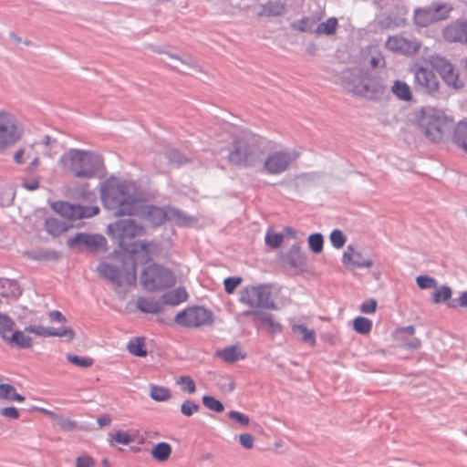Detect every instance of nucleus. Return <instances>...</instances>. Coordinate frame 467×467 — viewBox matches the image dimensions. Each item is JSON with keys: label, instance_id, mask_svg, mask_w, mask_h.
Returning a JSON list of instances; mask_svg holds the SVG:
<instances>
[{"label": "nucleus", "instance_id": "22", "mask_svg": "<svg viewBox=\"0 0 467 467\" xmlns=\"http://www.w3.org/2000/svg\"><path fill=\"white\" fill-rule=\"evenodd\" d=\"M342 262L345 265L359 268H369L373 265L370 258H364L360 253L356 252L351 246H348L344 252Z\"/></svg>", "mask_w": 467, "mask_h": 467}, {"label": "nucleus", "instance_id": "11", "mask_svg": "<svg viewBox=\"0 0 467 467\" xmlns=\"http://www.w3.org/2000/svg\"><path fill=\"white\" fill-rule=\"evenodd\" d=\"M52 207L62 217L70 221L92 217L99 211L98 206L74 205L66 202H57Z\"/></svg>", "mask_w": 467, "mask_h": 467}, {"label": "nucleus", "instance_id": "2", "mask_svg": "<svg viewBox=\"0 0 467 467\" xmlns=\"http://www.w3.org/2000/svg\"><path fill=\"white\" fill-rule=\"evenodd\" d=\"M108 233L121 248L130 253L137 261L147 262L161 251L156 244L131 242L135 237L144 234L143 226L131 219H120L109 224Z\"/></svg>", "mask_w": 467, "mask_h": 467}, {"label": "nucleus", "instance_id": "5", "mask_svg": "<svg viewBox=\"0 0 467 467\" xmlns=\"http://www.w3.org/2000/svg\"><path fill=\"white\" fill-rule=\"evenodd\" d=\"M260 146L257 136L241 132L235 136L229 150L228 161L234 165L253 166L256 161V152Z\"/></svg>", "mask_w": 467, "mask_h": 467}, {"label": "nucleus", "instance_id": "1", "mask_svg": "<svg viewBox=\"0 0 467 467\" xmlns=\"http://www.w3.org/2000/svg\"><path fill=\"white\" fill-rule=\"evenodd\" d=\"M134 183L109 180L101 189V199L108 209L117 215H139L152 226H159L166 220H181V213L169 208L161 209L146 205L135 195Z\"/></svg>", "mask_w": 467, "mask_h": 467}, {"label": "nucleus", "instance_id": "21", "mask_svg": "<svg viewBox=\"0 0 467 467\" xmlns=\"http://www.w3.org/2000/svg\"><path fill=\"white\" fill-rule=\"evenodd\" d=\"M25 331L42 337H65L71 340L75 337V332L70 327H61L55 329L45 327L43 326H29L25 328Z\"/></svg>", "mask_w": 467, "mask_h": 467}, {"label": "nucleus", "instance_id": "31", "mask_svg": "<svg viewBox=\"0 0 467 467\" xmlns=\"http://www.w3.org/2000/svg\"><path fill=\"white\" fill-rule=\"evenodd\" d=\"M321 16L317 17H311V16H304L300 20L294 22L291 26L293 29L297 30L299 32L303 33H311L314 32L315 26H317V22L321 19Z\"/></svg>", "mask_w": 467, "mask_h": 467}, {"label": "nucleus", "instance_id": "23", "mask_svg": "<svg viewBox=\"0 0 467 467\" xmlns=\"http://www.w3.org/2000/svg\"><path fill=\"white\" fill-rule=\"evenodd\" d=\"M243 315L246 317L254 316V321H259L260 323L265 325L271 334H278L282 331L281 324L275 321L273 316L269 313L260 312L257 310H247L244 311Z\"/></svg>", "mask_w": 467, "mask_h": 467}, {"label": "nucleus", "instance_id": "59", "mask_svg": "<svg viewBox=\"0 0 467 467\" xmlns=\"http://www.w3.org/2000/svg\"><path fill=\"white\" fill-rule=\"evenodd\" d=\"M415 333V328L413 326H408L405 327H401L396 330V335L400 338L403 334H408L413 336Z\"/></svg>", "mask_w": 467, "mask_h": 467}, {"label": "nucleus", "instance_id": "46", "mask_svg": "<svg viewBox=\"0 0 467 467\" xmlns=\"http://www.w3.org/2000/svg\"><path fill=\"white\" fill-rule=\"evenodd\" d=\"M202 404L207 409L215 412H222L224 410L223 403L212 396H203Z\"/></svg>", "mask_w": 467, "mask_h": 467}, {"label": "nucleus", "instance_id": "9", "mask_svg": "<svg viewBox=\"0 0 467 467\" xmlns=\"http://www.w3.org/2000/svg\"><path fill=\"white\" fill-rule=\"evenodd\" d=\"M453 9L450 3L436 2L431 6L417 9L414 14V21L420 26H427L450 18Z\"/></svg>", "mask_w": 467, "mask_h": 467}, {"label": "nucleus", "instance_id": "26", "mask_svg": "<svg viewBox=\"0 0 467 467\" xmlns=\"http://www.w3.org/2000/svg\"><path fill=\"white\" fill-rule=\"evenodd\" d=\"M171 445L165 441L155 444L150 450V456L159 462H166L171 455Z\"/></svg>", "mask_w": 467, "mask_h": 467}, {"label": "nucleus", "instance_id": "13", "mask_svg": "<svg viewBox=\"0 0 467 467\" xmlns=\"http://www.w3.org/2000/svg\"><path fill=\"white\" fill-rule=\"evenodd\" d=\"M13 160L17 164L28 163L26 171L33 172L40 166V145L32 143L22 146L14 153Z\"/></svg>", "mask_w": 467, "mask_h": 467}, {"label": "nucleus", "instance_id": "10", "mask_svg": "<svg viewBox=\"0 0 467 467\" xmlns=\"http://www.w3.org/2000/svg\"><path fill=\"white\" fill-rule=\"evenodd\" d=\"M22 137V130L16 117L0 111V152L16 144Z\"/></svg>", "mask_w": 467, "mask_h": 467}, {"label": "nucleus", "instance_id": "57", "mask_svg": "<svg viewBox=\"0 0 467 467\" xmlns=\"http://www.w3.org/2000/svg\"><path fill=\"white\" fill-rule=\"evenodd\" d=\"M23 186L28 191H35L39 187V180L38 178H34L32 180H23Z\"/></svg>", "mask_w": 467, "mask_h": 467}, {"label": "nucleus", "instance_id": "50", "mask_svg": "<svg viewBox=\"0 0 467 467\" xmlns=\"http://www.w3.org/2000/svg\"><path fill=\"white\" fill-rule=\"evenodd\" d=\"M200 410V406L191 400L183 401L181 405V411L186 417H191L194 413H197Z\"/></svg>", "mask_w": 467, "mask_h": 467}, {"label": "nucleus", "instance_id": "42", "mask_svg": "<svg viewBox=\"0 0 467 467\" xmlns=\"http://www.w3.org/2000/svg\"><path fill=\"white\" fill-rule=\"evenodd\" d=\"M372 321L364 317H358L353 320L354 330L362 335H368L372 329Z\"/></svg>", "mask_w": 467, "mask_h": 467}, {"label": "nucleus", "instance_id": "16", "mask_svg": "<svg viewBox=\"0 0 467 467\" xmlns=\"http://www.w3.org/2000/svg\"><path fill=\"white\" fill-rule=\"evenodd\" d=\"M386 47L395 53L405 56H413L421 47V43L415 38H406L401 36H389L386 42Z\"/></svg>", "mask_w": 467, "mask_h": 467}, {"label": "nucleus", "instance_id": "7", "mask_svg": "<svg viewBox=\"0 0 467 467\" xmlns=\"http://www.w3.org/2000/svg\"><path fill=\"white\" fill-rule=\"evenodd\" d=\"M140 283L147 291L154 292L172 286L175 276L171 270L151 265L141 273Z\"/></svg>", "mask_w": 467, "mask_h": 467}, {"label": "nucleus", "instance_id": "36", "mask_svg": "<svg viewBox=\"0 0 467 467\" xmlns=\"http://www.w3.org/2000/svg\"><path fill=\"white\" fill-rule=\"evenodd\" d=\"M0 399L18 402L25 400V397L18 394L12 385L5 383L0 384Z\"/></svg>", "mask_w": 467, "mask_h": 467}, {"label": "nucleus", "instance_id": "33", "mask_svg": "<svg viewBox=\"0 0 467 467\" xmlns=\"http://www.w3.org/2000/svg\"><path fill=\"white\" fill-rule=\"evenodd\" d=\"M136 306L144 313L155 314L161 310V303L153 298L140 297L137 300Z\"/></svg>", "mask_w": 467, "mask_h": 467}, {"label": "nucleus", "instance_id": "15", "mask_svg": "<svg viewBox=\"0 0 467 467\" xmlns=\"http://www.w3.org/2000/svg\"><path fill=\"white\" fill-rule=\"evenodd\" d=\"M414 86L427 93H433L439 89V80L431 69L424 67H415L412 69Z\"/></svg>", "mask_w": 467, "mask_h": 467}, {"label": "nucleus", "instance_id": "62", "mask_svg": "<svg viewBox=\"0 0 467 467\" xmlns=\"http://www.w3.org/2000/svg\"><path fill=\"white\" fill-rule=\"evenodd\" d=\"M459 305L461 306L467 307V291H464L461 294L459 297Z\"/></svg>", "mask_w": 467, "mask_h": 467}, {"label": "nucleus", "instance_id": "25", "mask_svg": "<svg viewBox=\"0 0 467 467\" xmlns=\"http://www.w3.org/2000/svg\"><path fill=\"white\" fill-rule=\"evenodd\" d=\"M291 330L293 335L301 342L306 343L310 347L316 346L317 335L314 329L307 328L303 324L293 323L291 324Z\"/></svg>", "mask_w": 467, "mask_h": 467}, {"label": "nucleus", "instance_id": "6", "mask_svg": "<svg viewBox=\"0 0 467 467\" xmlns=\"http://www.w3.org/2000/svg\"><path fill=\"white\" fill-rule=\"evenodd\" d=\"M136 259L129 257L121 265L102 263L98 266L99 274L118 285H132L136 283Z\"/></svg>", "mask_w": 467, "mask_h": 467}, {"label": "nucleus", "instance_id": "56", "mask_svg": "<svg viewBox=\"0 0 467 467\" xmlns=\"http://www.w3.org/2000/svg\"><path fill=\"white\" fill-rule=\"evenodd\" d=\"M0 413L2 416L8 418V419L16 420L19 418V411L15 407L4 408L1 410Z\"/></svg>", "mask_w": 467, "mask_h": 467}, {"label": "nucleus", "instance_id": "54", "mask_svg": "<svg viewBox=\"0 0 467 467\" xmlns=\"http://www.w3.org/2000/svg\"><path fill=\"white\" fill-rule=\"evenodd\" d=\"M377 301L375 299H368L364 301L360 306V311L364 314H373L377 310Z\"/></svg>", "mask_w": 467, "mask_h": 467}, {"label": "nucleus", "instance_id": "30", "mask_svg": "<svg viewBox=\"0 0 467 467\" xmlns=\"http://www.w3.org/2000/svg\"><path fill=\"white\" fill-rule=\"evenodd\" d=\"M338 27V21L336 17H329L324 22L319 23L315 30L314 33L316 36H334L337 30Z\"/></svg>", "mask_w": 467, "mask_h": 467}, {"label": "nucleus", "instance_id": "3", "mask_svg": "<svg viewBox=\"0 0 467 467\" xmlns=\"http://www.w3.org/2000/svg\"><path fill=\"white\" fill-rule=\"evenodd\" d=\"M414 122L425 138L435 143L442 142L456 126L451 117L435 108L421 109Z\"/></svg>", "mask_w": 467, "mask_h": 467}, {"label": "nucleus", "instance_id": "48", "mask_svg": "<svg viewBox=\"0 0 467 467\" xmlns=\"http://www.w3.org/2000/svg\"><path fill=\"white\" fill-rule=\"evenodd\" d=\"M284 241L282 234H276L272 231H267L265 234V243L272 248H278Z\"/></svg>", "mask_w": 467, "mask_h": 467}, {"label": "nucleus", "instance_id": "37", "mask_svg": "<svg viewBox=\"0 0 467 467\" xmlns=\"http://www.w3.org/2000/svg\"><path fill=\"white\" fill-rule=\"evenodd\" d=\"M127 348L130 354L136 357H146L147 350L145 348V338L144 337H134L131 338Z\"/></svg>", "mask_w": 467, "mask_h": 467}, {"label": "nucleus", "instance_id": "44", "mask_svg": "<svg viewBox=\"0 0 467 467\" xmlns=\"http://www.w3.org/2000/svg\"><path fill=\"white\" fill-rule=\"evenodd\" d=\"M68 362L79 368H89L93 365V359L88 357H79L74 354H67Z\"/></svg>", "mask_w": 467, "mask_h": 467}, {"label": "nucleus", "instance_id": "35", "mask_svg": "<svg viewBox=\"0 0 467 467\" xmlns=\"http://www.w3.org/2000/svg\"><path fill=\"white\" fill-rule=\"evenodd\" d=\"M45 227L48 234L57 236L67 231L69 225L56 218H48L46 220Z\"/></svg>", "mask_w": 467, "mask_h": 467}, {"label": "nucleus", "instance_id": "8", "mask_svg": "<svg viewBox=\"0 0 467 467\" xmlns=\"http://www.w3.org/2000/svg\"><path fill=\"white\" fill-rule=\"evenodd\" d=\"M239 301L249 306L251 310L258 308L274 309L275 303L271 300V288L268 285H249L240 292Z\"/></svg>", "mask_w": 467, "mask_h": 467}, {"label": "nucleus", "instance_id": "41", "mask_svg": "<svg viewBox=\"0 0 467 467\" xmlns=\"http://www.w3.org/2000/svg\"><path fill=\"white\" fill-rule=\"evenodd\" d=\"M14 321L5 316L0 317V336L5 341L8 342L13 331Z\"/></svg>", "mask_w": 467, "mask_h": 467}, {"label": "nucleus", "instance_id": "38", "mask_svg": "<svg viewBox=\"0 0 467 467\" xmlns=\"http://www.w3.org/2000/svg\"><path fill=\"white\" fill-rule=\"evenodd\" d=\"M136 441L135 434H130L127 431H117L109 435V444L114 445L115 443L121 445H129Z\"/></svg>", "mask_w": 467, "mask_h": 467}, {"label": "nucleus", "instance_id": "63", "mask_svg": "<svg viewBox=\"0 0 467 467\" xmlns=\"http://www.w3.org/2000/svg\"><path fill=\"white\" fill-rule=\"evenodd\" d=\"M51 138L48 135H46L41 142H37L41 147H47L50 144Z\"/></svg>", "mask_w": 467, "mask_h": 467}, {"label": "nucleus", "instance_id": "58", "mask_svg": "<svg viewBox=\"0 0 467 467\" xmlns=\"http://www.w3.org/2000/svg\"><path fill=\"white\" fill-rule=\"evenodd\" d=\"M49 318L52 321H56V322H58V323H65L67 321V319L64 317V315L60 311H57V310L51 311L49 313Z\"/></svg>", "mask_w": 467, "mask_h": 467}, {"label": "nucleus", "instance_id": "17", "mask_svg": "<svg viewBox=\"0 0 467 467\" xmlns=\"http://www.w3.org/2000/svg\"><path fill=\"white\" fill-rule=\"evenodd\" d=\"M293 158L289 152L286 151H275L270 153L264 162V171L271 175L280 174L285 171Z\"/></svg>", "mask_w": 467, "mask_h": 467}, {"label": "nucleus", "instance_id": "39", "mask_svg": "<svg viewBox=\"0 0 467 467\" xmlns=\"http://www.w3.org/2000/svg\"><path fill=\"white\" fill-rule=\"evenodd\" d=\"M452 295L451 288L448 285H441L434 288L432 292V302L434 304H441L448 301Z\"/></svg>", "mask_w": 467, "mask_h": 467}, {"label": "nucleus", "instance_id": "28", "mask_svg": "<svg viewBox=\"0 0 467 467\" xmlns=\"http://www.w3.org/2000/svg\"><path fill=\"white\" fill-rule=\"evenodd\" d=\"M149 396L157 402H165L171 399V390L165 386L151 384L149 387Z\"/></svg>", "mask_w": 467, "mask_h": 467}, {"label": "nucleus", "instance_id": "47", "mask_svg": "<svg viewBox=\"0 0 467 467\" xmlns=\"http://www.w3.org/2000/svg\"><path fill=\"white\" fill-rule=\"evenodd\" d=\"M416 284L422 290L432 289L436 288L437 281L431 276L423 275L416 277Z\"/></svg>", "mask_w": 467, "mask_h": 467}, {"label": "nucleus", "instance_id": "51", "mask_svg": "<svg viewBox=\"0 0 467 467\" xmlns=\"http://www.w3.org/2000/svg\"><path fill=\"white\" fill-rule=\"evenodd\" d=\"M346 240V236L340 230L336 229L332 231L330 234V242L335 248L339 249L343 247Z\"/></svg>", "mask_w": 467, "mask_h": 467}, {"label": "nucleus", "instance_id": "12", "mask_svg": "<svg viewBox=\"0 0 467 467\" xmlns=\"http://www.w3.org/2000/svg\"><path fill=\"white\" fill-rule=\"evenodd\" d=\"M211 318L209 311L203 307L194 306L179 312L175 317V322L182 327H195L209 323Z\"/></svg>", "mask_w": 467, "mask_h": 467}, {"label": "nucleus", "instance_id": "40", "mask_svg": "<svg viewBox=\"0 0 467 467\" xmlns=\"http://www.w3.org/2000/svg\"><path fill=\"white\" fill-rule=\"evenodd\" d=\"M188 294L184 289L178 288L163 296L164 301L171 305H178L187 300Z\"/></svg>", "mask_w": 467, "mask_h": 467}, {"label": "nucleus", "instance_id": "32", "mask_svg": "<svg viewBox=\"0 0 467 467\" xmlns=\"http://www.w3.org/2000/svg\"><path fill=\"white\" fill-rule=\"evenodd\" d=\"M26 332L25 330L15 331L7 343L19 348H30L33 345V339Z\"/></svg>", "mask_w": 467, "mask_h": 467}, {"label": "nucleus", "instance_id": "20", "mask_svg": "<svg viewBox=\"0 0 467 467\" xmlns=\"http://www.w3.org/2000/svg\"><path fill=\"white\" fill-rule=\"evenodd\" d=\"M69 247H75L78 244H83L89 250H105L107 241L99 234H78L67 241Z\"/></svg>", "mask_w": 467, "mask_h": 467}, {"label": "nucleus", "instance_id": "18", "mask_svg": "<svg viewBox=\"0 0 467 467\" xmlns=\"http://www.w3.org/2000/svg\"><path fill=\"white\" fill-rule=\"evenodd\" d=\"M444 40L450 43L467 44V20L457 19L442 29Z\"/></svg>", "mask_w": 467, "mask_h": 467}, {"label": "nucleus", "instance_id": "45", "mask_svg": "<svg viewBox=\"0 0 467 467\" xmlns=\"http://www.w3.org/2000/svg\"><path fill=\"white\" fill-rule=\"evenodd\" d=\"M307 242L312 252L318 254L323 250L324 238L321 234L309 235Z\"/></svg>", "mask_w": 467, "mask_h": 467}, {"label": "nucleus", "instance_id": "29", "mask_svg": "<svg viewBox=\"0 0 467 467\" xmlns=\"http://www.w3.org/2000/svg\"><path fill=\"white\" fill-rule=\"evenodd\" d=\"M391 91L400 100L406 102L412 100L411 88L405 81L395 80L391 86Z\"/></svg>", "mask_w": 467, "mask_h": 467}, {"label": "nucleus", "instance_id": "61", "mask_svg": "<svg viewBox=\"0 0 467 467\" xmlns=\"http://www.w3.org/2000/svg\"><path fill=\"white\" fill-rule=\"evenodd\" d=\"M290 254L291 255H295L297 258L304 257L302 253H301V249H300V247L298 245H294V246L291 247Z\"/></svg>", "mask_w": 467, "mask_h": 467}, {"label": "nucleus", "instance_id": "43", "mask_svg": "<svg viewBox=\"0 0 467 467\" xmlns=\"http://www.w3.org/2000/svg\"><path fill=\"white\" fill-rule=\"evenodd\" d=\"M176 384L181 387L182 391L188 394H193L196 391V384L191 376L184 375L178 377Z\"/></svg>", "mask_w": 467, "mask_h": 467}, {"label": "nucleus", "instance_id": "24", "mask_svg": "<svg viewBox=\"0 0 467 467\" xmlns=\"http://www.w3.org/2000/svg\"><path fill=\"white\" fill-rule=\"evenodd\" d=\"M215 357L226 363H234L244 359L246 353L240 345H233L217 350Z\"/></svg>", "mask_w": 467, "mask_h": 467}, {"label": "nucleus", "instance_id": "27", "mask_svg": "<svg viewBox=\"0 0 467 467\" xmlns=\"http://www.w3.org/2000/svg\"><path fill=\"white\" fill-rule=\"evenodd\" d=\"M453 142L467 153V121L459 122L452 133Z\"/></svg>", "mask_w": 467, "mask_h": 467}, {"label": "nucleus", "instance_id": "4", "mask_svg": "<svg viewBox=\"0 0 467 467\" xmlns=\"http://www.w3.org/2000/svg\"><path fill=\"white\" fill-rule=\"evenodd\" d=\"M59 164L74 177L89 179L95 176L100 160L92 152L71 149L60 158Z\"/></svg>", "mask_w": 467, "mask_h": 467}, {"label": "nucleus", "instance_id": "52", "mask_svg": "<svg viewBox=\"0 0 467 467\" xmlns=\"http://www.w3.org/2000/svg\"><path fill=\"white\" fill-rule=\"evenodd\" d=\"M96 461L88 454H82L76 459V467H95Z\"/></svg>", "mask_w": 467, "mask_h": 467}, {"label": "nucleus", "instance_id": "64", "mask_svg": "<svg viewBox=\"0 0 467 467\" xmlns=\"http://www.w3.org/2000/svg\"><path fill=\"white\" fill-rule=\"evenodd\" d=\"M408 347L411 348H418L420 347V341L418 338H414L411 343L408 344Z\"/></svg>", "mask_w": 467, "mask_h": 467}, {"label": "nucleus", "instance_id": "60", "mask_svg": "<svg viewBox=\"0 0 467 467\" xmlns=\"http://www.w3.org/2000/svg\"><path fill=\"white\" fill-rule=\"evenodd\" d=\"M97 422L100 427L109 426L111 423V418L109 415H102L98 418Z\"/></svg>", "mask_w": 467, "mask_h": 467}, {"label": "nucleus", "instance_id": "53", "mask_svg": "<svg viewBox=\"0 0 467 467\" xmlns=\"http://www.w3.org/2000/svg\"><path fill=\"white\" fill-rule=\"evenodd\" d=\"M228 416L243 426H247L250 423V418L244 413L232 410L228 413Z\"/></svg>", "mask_w": 467, "mask_h": 467}, {"label": "nucleus", "instance_id": "34", "mask_svg": "<svg viewBox=\"0 0 467 467\" xmlns=\"http://www.w3.org/2000/svg\"><path fill=\"white\" fill-rule=\"evenodd\" d=\"M285 11V5L279 0H270L266 5H263L262 10L257 13L260 16H278Z\"/></svg>", "mask_w": 467, "mask_h": 467}, {"label": "nucleus", "instance_id": "55", "mask_svg": "<svg viewBox=\"0 0 467 467\" xmlns=\"http://www.w3.org/2000/svg\"><path fill=\"white\" fill-rule=\"evenodd\" d=\"M239 442L245 449H252L254 444V438L250 433H243L239 435Z\"/></svg>", "mask_w": 467, "mask_h": 467}, {"label": "nucleus", "instance_id": "19", "mask_svg": "<svg viewBox=\"0 0 467 467\" xmlns=\"http://www.w3.org/2000/svg\"><path fill=\"white\" fill-rule=\"evenodd\" d=\"M384 89L385 88L379 80L370 77L364 78L353 87L354 93L370 99H375L381 96Z\"/></svg>", "mask_w": 467, "mask_h": 467}, {"label": "nucleus", "instance_id": "49", "mask_svg": "<svg viewBox=\"0 0 467 467\" xmlns=\"http://www.w3.org/2000/svg\"><path fill=\"white\" fill-rule=\"evenodd\" d=\"M243 278L240 276L227 277L223 281L224 290L228 295L234 293L236 288L242 284Z\"/></svg>", "mask_w": 467, "mask_h": 467}, {"label": "nucleus", "instance_id": "14", "mask_svg": "<svg viewBox=\"0 0 467 467\" xmlns=\"http://www.w3.org/2000/svg\"><path fill=\"white\" fill-rule=\"evenodd\" d=\"M431 63L448 85L455 88L462 87L458 72L447 59L439 56H433L431 57Z\"/></svg>", "mask_w": 467, "mask_h": 467}]
</instances>
